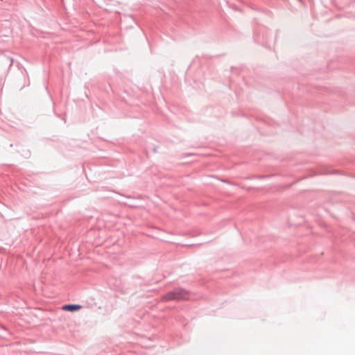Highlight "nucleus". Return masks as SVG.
Instances as JSON below:
<instances>
[{"instance_id":"1","label":"nucleus","mask_w":355,"mask_h":355,"mask_svg":"<svg viewBox=\"0 0 355 355\" xmlns=\"http://www.w3.org/2000/svg\"><path fill=\"white\" fill-rule=\"evenodd\" d=\"M189 299V293L187 291L181 288H177L170 291L162 296V301L171 300H186Z\"/></svg>"},{"instance_id":"2","label":"nucleus","mask_w":355,"mask_h":355,"mask_svg":"<svg viewBox=\"0 0 355 355\" xmlns=\"http://www.w3.org/2000/svg\"><path fill=\"white\" fill-rule=\"evenodd\" d=\"M81 306L80 305H77V304H66V305H64L62 306V310L64 311H78L81 309Z\"/></svg>"}]
</instances>
